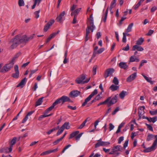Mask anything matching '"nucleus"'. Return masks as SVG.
Segmentation results:
<instances>
[{
    "mask_svg": "<svg viewBox=\"0 0 157 157\" xmlns=\"http://www.w3.org/2000/svg\"><path fill=\"white\" fill-rule=\"evenodd\" d=\"M59 32V31H58L57 33H53L52 34H51L49 36L51 37L52 38L54 37Z\"/></svg>",
    "mask_w": 157,
    "mask_h": 157,
    "instance_id": "62",
    "label": "nucleus"
},
{
    "mask_svg": "<svg viewBox=\"0 0 157 157\" xmlns=\"http://www.w3.org/2000/svg\"><path fill=\"white\" fill-rule=\"evenodd\" d=\"M113 148L114 149V150L116 152L118 151H121V150L122 149V147H121L120 145H117L114 146L113 147Z\"/></svg>",
    "mask_w": 157,
    "mask_h": 157,
    "instance_id": "27",
    "label": "nucleus"
},
{
    "mask_svg": "<svg viewBox=\"0 0 157 157\" xmlns=\"http://www.w3.org/2000/svg\"><path fill=\"white\" fill-rule=\"evenodd\" d=\"M21 55V53L20 52H18L16 54L14 55V56L13 57L11 61L13 63H14L15 59L18 57L20 56Z\"/></svg>",
    "mask_w": 157,
    "mask_h": 157,
    "instance_id": "30",
    "label": "nucleus"
},
{
    "mask_svg": "<svg viewBox=\"0 0 157 157\" xmlns=\"http://www.w3.org/2000/svg\"><path fill=\"white\" fill-rule=\"evenodd\" d=\"M100 122V121L99 120H97L95 121L94 123V129H96L97 128V126L98 124V123Z\"/></svg>",
    "mask_w": 157,
    "mask_h": 157,
    "instance_id": "52",
    "label": "nucleus"
},
{
    "mask_svg": "<svg viewBox=\"0 0 157 157\" xmlns=\"http://www.w3.org/2000/svg\"><path fill=\"white\" fill-rule=\"evenodd\" d=\"M62 127L63 128L64 130L65 128L68 129L70 128V126L69 125V123L68 122H65Z\"/></svg>",
    "mask_w": 157,
    "mask_h": 157,
    "instance_id": "28",
    "label": "nucleus"
},
{
    "mask_svg": "<svg viewBox=\"0 0 157 157\" xmlns=\"http://www.w3.org/2000/svg\"><path fill=\"white\" fill-rule=\"evenodd\" d=\"M116 0H113L111 2L110 7L109 8L110 10L111 11L112 8L116 6Z\"/></svg>",
    "mask_w": 157,
    "mask_h": 157,
    "instance_id": "29",
    "label": "nucleus"
},
{
    "mask_svg": "<svg viewBox=\"0 0 157 157\" xmlns=\"http://www.w3.org/2000/svg\"><path fill=\"white\" fill-rule=\"evenodd\" d=\"M61 98L62 100V104L66 102H72V101L67 96H63Z\"/></svg>",
    "mask_w": 157,
    "mask_h": 157,
    "instance_id": "18",
    "label": "nucleus"
},
{
    "mask_svg": "<svg viewBox=\"0 0 157 157\" xmlns=\"http://www.w3.org/2000/svg\"><path fill=\"white\" fill-rule=\"evenodd\" d=\"M93 73L94 75H96V67L94 66L93 68Z\"/></svg>",
    "mask_w": 157,
    "mask_h": 157,
    "instance_id": "57",
    "label": "nucleus"
},
{
    "mask_svg": "<svg viewBox=\"0 0 157 157\" xmlns=\"http://www.w3.org/2000/svg\"><path fill=\"white\" fill-rule=\"evenodd\" d=\"M133 23H130L128 26V28L126 29L125 32L128 33L131 32L132 30V26H133Z\"/></svg>",
    "mask_w": 157,
    "mask_h": 157,
    "instance_id": "25",
    "label": "nucleus"
},
{
    "mask_svg": "<svg viewBox=\"0 0 157 157\" xmlns=\"http://www.w3.org/2000/svg\"><path fill=\"white\" fill-rule=\"evenodd\" d=\"M142 76L148 82L152 84L153 83V82L151 81V78H148L147 77L144 75L143 74H142Z\"/></svg>",
    "mask_w": 157,
    "mask_h": 157,
    "instance_id": "31",
    "label": "nucleus"
},
{
    "mask_svg": "<svg viewBox=\"0 0 157 157\" xmlns=\"http://www.w3.org/2000/svg\"><path fill=\"white\" fill-rule=\"evenodd\" d=\"M113 82L115 85H117L118 84L119 81L117 78L116 77H114L113 80Z\"/></svg>",
    "mask_w": 157,
    "mask_h": 157,
    "instance_id": "38",
    "label": "nucleus"
},
{
    "mask_svg": "<svg viewBox=\"0 0 157 157\" xmlns=\"http://www.w3.org/2000/svg\"><path fill=\"white\" fill-rule=\"evenodd\" d=\"M16 138L14 137L11 142V144L10 145L9 148L6 147L2 149L0 151L1 152H11L12 151V147L15 144L16 142Z\"/></svg>",
    "mask_w": 157,
    "mask_h": 157,
    "instance_id": "4",
    "label": "nucleus"
},
{
    "mask_svg": "<svg viewBox=\"0 0 157 157\" xmlns=\"http://www.w3.org/2000/svg\"><path fill=\"white\" fill-rule=\"evenodd\" d=\"M60 103H62V100L61 98H59L58 99H57L53 103L54 105L55 106L56 105L59 104H60Z\"/></svg>",
    "mask_w": 157,
    "mask_h": 157,
    "instance_id": "34",
    "label": "nucleus"
},
{
    "mask_svg": "<svg viewBox=\"0 0 157 157\" xmlns=\"http://www.w3.org/2000/svg\"><path fill=\"white\" fill-rule=\"evenodd\" d=\"M65 14V12L64 11L61 13L59 15L57 16L56 19V20L59 22H61L63 21L64 15Z\"/></svg>",
    "mask_w": 157,
    "mask_h": 157,
    "instance_id": "11",
    "label": "nucleus"
},
{
    "mask_svg": "<svg viewBox=\"0 0 157 157\" xmlns=\"http://www.w3.org/2000/svg\"><path fill=\"white\" fill-rule=\"evenodd\" d=\"M146 125L148 129L149 130L151 131H153V129L152 127L150 125L147 124Z\"/></svg>",
    "mask_w": 157,
    "mask_h": 157,
    "instance_id": "54",
    "label": "nucleus"
},
{
    "mask_svg": "<svg viewBox=\"0 0 157 157\" xmlns=\"http://www.w3.org/2000/svg\"><path fill=\"white\" fill-rule=\"evenodd\" d=\"M124 140V137L121 136L119 138L118 140V144H120L121 143V142L123 141Z\"/></svg>",
    "mask_w": 157,
    "mask_h": 157,
    "instance_id": "55",
    "label": "nucleus"
},
{
    "mask_svg": "<svg viewBox=\"0 0 157 157\" xmlns=\"http://www.w3.org/2000/svg\"><path fill=\"white\" fill-rule=\"evenodd\" d=\"M144 41V40L143 38L141 37L138 39L136 42V45H141Z\"/></svg>",
    "mask_w": 157,
    "mask_h": 157,
    "instance_id": "23",
    "label": "nucleus"
},
{
    "mask_svg": "<svg viewBox=\"0 0 157 157\" xmlns=\"http://www.w3.org/2000/svg\"><path fill=\"white\" fill-rule=\"evenodd\" d=\"M101 94V93L100 94H98L95 98L94 100H98L99 99H100L101 98V97H100V94Z\"/></svg>",
    "mask_w": 157,
    "mask_h": 157,
    "instance_id": "61",
    "label": "nucleus"
},
{
    "mask_svg": "<svg viewBox=\"0 0 157 157\" xmlns=\"http://www.w3.org/2000/svg\"><path fill=\"white\" fill-rule=\"evenodd\" d=\"M144 109L145 107L144 106H141L138 109L139 119H141L142 116L144 114Z\"/></svg>",
    "mask_w": 157,
    "mask_h": 157,
    "instance_id": "13",
    "label": "nucleus"
},
{
    "mask_svg": "<svg viewBox=\"0 0 157 157\" xmlns=\"http://www.w3.org/2000/svg\"><path fill=\"white\" fill-rule=\"evenodd\" d=\"M91 98L90 96H89L85 99L84 102L82 103V106H84L85 105L87 102H88L91 99Z\"/></svg>",
    "mask_w": 157,
    "mask_h": 157,
    "instance_id": "36",
    "label": "nucleus"
},
{
    "mask_svg": "<svg viewBox=\"0 0 157 157\" xmlns=\"http://www.w3.org/2000/svg\"><path fill=\"white\" fill-rule=\"evenodd\" d=\"M129 47L128 44H127L126 47L123 48L122 49L123 50L126 51H128V50H129Z\"/></svg>",
    "mask_w": 157,
    "mask_h": 157,
    "instance_id": "53",
    "label": "nucleus"
},
{
    "mask_svg": "<svg viewBox=\"0 0 157 157\" xmlns=\"http://www.w3.org/2000/svg\"><path fill=\"white\" fill-rule=\"evenodd\" d=\"M87 119H86L83 122V123L81 124V125L79 126V127L78 128V129H82L85 125L87 121Z\"/></svg>",
    "mask_w": 157,
    "mask_h": 157,
    "instance_id": "37",
    "label": "nucleus"
},
{
    "mask_svg": "<svg viewBox=\"0 0 157 157\" xmlns=\"http://www.w3.org/2000/svg\"><path fill=\"white\" fill-rule=\"evenodd\" d=\"M141 5V3H140V2H138L137 4L134 7V8L135 10H137L139 7Z\"/></svg>",
    "mask_w": 157,
    "mask_h": 157,
    "instance_id": "51",
    "label": "nucleus"
},
{
    "mask_svg": "<svg viewBox=\"0 0 157 157\" xmlns=\"http://www.w3.org/2000/svg\"><path fill=\"white\" fill-rule=\"evenodd\" d=\"M79 133V132L78 131H76L73 132L70 134L69 139H70L76 136L77 135H78V134Z\"/></svg>",
    "mask_w": 157,
    "mask_h": 157,
    "instance_id": "33",
    "label": "nucleus"
},
{
    "mask_svg": "<svg viewBox=\"0 0 157 157\" xmlns=\"http://www.w3.org/2000/svg\"><path fill=\"white\" fill-rule=\"evenodd\" d=\"M18 4L20 6H23L25 5V3L23 0H19Z\"/></svg>",
    "mask_w": 157,
    "mask_h": 157,
    "instance_id": "39",
    "label": "nucleus"
},
{
    "mask_svg": "<svg viewBox=\"0 0 157 157\" xmlns=\"http://www.w3.org/2000/svg\"><path fill=\"white\" fill-rule=\"evenodd\" d=\"M62 140V138H59V139H57V140H56L55 141H54L53 144L54 145H56L58 143H59V142L61 141Z\"/></svg>",
    "mask_w": 157,
    "mask_h": 157,
    "instance_id": "48",
    "label": "nucleus"
},
{
    "mask_svg": "<svg viewBox=\"0 0 157 157\" xmlns=\"http://www.w3.org/2000/svg\"><path fill=\"white\" fill-rule=\"evenodd\" d=\"M34 35L35 34H33L29 37H27L26 35H24L22 36L23 40V44H26L27 42L32 39L33 38Z\"/></svg>",
    "mask_w": 157,
    "mask_h": 157,
    "instance_id": "10",
    "label": "nucleus"
},
{
    "mask_svg": "<svg viewBox=\"0 0 157 157\" xmlns=\"http://www.w3.org/2000/svg\"><path fill=\"white\" fill-rule=\"evenodd\" d=\"M147 62V61L146 60H142L140 62V66H142L143 65V64L144 63H146Z\"/></svg>",
    "mask_w": 157,
    "mask_h": 157,
    "instance_id": "63",
    "label": "nucleus"
},
{
    "mask_svg": "<svg viewBox=\"0 0 157 157\" xmlns=\"http://www.w3.org/2000/svg\"><path fill=\"white\" fill-rule=\"evenodd\" d=\"M40 12V10L35 11L34 13V14L35 15V17L36 18H38L39 17V13Z\"/></svg>",
    "mask_w": 157,
    "mask_h": 157,
    "instance_id": "44",
    "label": "nucleus"
},
{
    "mask_svg": "<svg viewBox=\"0 0 157 157\" xmlns=\"http://www.w3.org/2000/svg\"><path fill=\"white\" fill-rule=\"evenodd\" d=\"M114 71V70L113 68L107 69L105 71L104 73V77L106 78L107 77L112 76Z\"/></svg>",
    "mask_w": 157,
    "mask_h": 157,
    "instance_id": "7",
    "label": "nucleus"
},
{
    "mask_svg": "<svg viewBox=\"0 0 157 157\" xmlns=\"http://www.w3.org/2000/svg\"><path fill=\"white\" fill-rule=\"evenodd\" d=\"M14 64V63L11 61L9 63L6 64L3 67L2 70L3 71H2V72L4 71L6 72L10 70L13 67Z\"/></svg>",
    "mask_w": 157,
    "mask_h": 157,
    "instance_id": "8",
    "label": "nucleus"
},
{
    "mask_svg": "<svg viewBox=\"0 0 157 157\" xmlns=\"http://www.w3.org/2000/svg\"><path fill=\"white\" fill-rule=\"evenodd\" d=\"M117 95H116L114 97L111 99V97H109L104 101L100 102L98 105V106H99L102 105L106 104L107 106L108 107L111 106V105L115 104L117 101Z\"/></svg>",
    "mask_w": 157,
    "mask_h": 157,
    "instance_id": "2",
    "label": "nucleus"
},
{
    "mask_svg": "<svg viewBox=\"0 0 157 157\" xmlns=\"http://www.w3.org/2000/svg\"><path fill=\"white\" fill-rule=\"evenodd\" d=\"M23 41L22 36L21 35H18L16 36L14 38L12 39L10 41V43H12V44L10 47V48L13 49L21 43L23 44Z\"/></svg>",
    "mask_w": 157,
    "mask_h": 157,
    "instance_id": "1",
    "label": "nucleus"
},
{
    "mask_svg": "<svg viewBox=\"0 0 157 157\" xmlns=\"http://www.w3.org/2000/svg\"><path fill=\"white\" fill-rule=\"evenodd\" d=\"M119 88V86L116 85H112L110 87L109 89L112 91L117 90Z\"/></svg>",
    "mask_w": 157,
    "mask_h": 157,
    "instance_id": "26",
    "label": "nucleus"
},
{
    "mask_svg": "<svg viewBox=\"0 0 157 157\" xmlns=\"http://www.w3.org/2000/svg\"><path fill=\"white\" fill-rule=\"evenodd\" d=\"M82 134H83L82 133H80L78 134V135H77L76 136V137H75L76 140L77 141L79 140L80 138L82 136Z\"/></svg>",
    "mask_w": 157,
    "mask_h": 157,
    "instance_id": "50",
    "label": "nucleus"
},
{
    "mask_svg": "<svg viewBox=\"0 0 157 157\" xmlns=\"http://www.w3.org/2000/svg\"><path fill=\"white\" fill-rule=\"evenodd\" d=\"M147 120L149 122H152L153 123L156 121L157 120V117H154L153 118H147Z\"/></svg>",
    "mask_w": 157,
    "mask_h": 157,
    "instance_id": "24",
    "label": "nucleus"
},
{
    "mask_svg": "<svg viewBox=\"0 0 157 157\" xmlns=\"http://www.w3.org/2000/svg\"><path fill=\"white\" fill-rule=\"evenodd\" d=\"M123 37L122 38V41L124 43H126V35L124 33H123Z\"/></svg>",
    "mask_w": 157,
    "mask_h": 157,
    "instance_id": "46",
    "label": "nucleus"
},
{
    "mask_svg": "<svg viewBox=\"0 0 157 157\" xmlns=\"http://www.w3.org/2000/svg\"><path fill=\"white\" fill-rule=\"evenodd\" d=\"M43 98H40L36 102L35 106H39L41 104L42 102Z\"/></svg>",
    "mask_w": 157,
    "mask_h": 157,
    "instance_id": "35",
    "label": "nucleus"
},
{
    "mask_svg": "<svg viewBox=\"0 0 157 157\" xmlns=\"http://www.w3.org/2000/svg\"><path fill=\"white\" fill-rule=\"evenodd\" d=\"M77 6L75 5H73L70 8V10L72 12L74 11L75 9L76 8Z\"/></svg>",
    "mask_w": 157,
    "mask_h": 157,
    "instance_id": "59",
    "label": "nucleus"
},
{
    "mask_svg": "<svg viewBox=\"0 0 157 157\" xmlns=\"http://www.w3.org/2000/svg\"><path fill=\"white\" fill-rule=\"evenodd\" d=\"M105 50V49L104 48H100L97 51L96 53L97 54H100L102 52Z\"/></svg>",
    "mask_w": 157,
    "mask_h": 157,
    "instance_id": "43",
    "label": "nucleus"
},
{
    "mask_svg": "<svg viewBox=\"0 0 157 157\" xmlns=\"http://www.w3.org/2000/svg\"><path fill=\"white\" fill-rule=\"evenodd\" d=\"M33 0L34 2V4L32 7V9H34L35 8L36 5L37 4H38V0Z\"/></svg>",
    "mask_w": 157,
    "mask_h": 157,
    "instance_id": "42",
    "label": "nucleus"
},
{
    "mask_svg": "<svg viewBox=\"0 0 157 157\" xmlns=\"http://www.w3.org/2000/svg\"><path fill=\"white\" fill-rule=\"evenodd\" d=\"M89 25H87V27L86 29V41L88 40L89 38L88 36L91 30L92 32H93L94 30L95 29V27L94 25V21H89Z\"/></svg>",
    "mask_w": 157,
    "mask_h": 157,
    "instance_id": "3",
    "label": "nucleus"
},
{
    "mask_svg": "<svg viewBox=\"0 0 157 157\" xmlns=\"http://www.w3.org/2000/svg\"><path fill=\"white\" fill-rule=\"evenodd\" d=\"M136 50L138 51L141 52L143 51L144 48L140 45H136L133 46L132 48V50L134 51Z\"/></svg>",
    "mask_w": 157,
    "mask_h": 157,
    "instance_id": "17",
    "label": "nucleus"
},
{
    "mask_svg": "<svg viewBox=\"0 0 157 157\" xmlns=\"http://www.w3.org/2000/svg\"><path fill=\"white\" fill-rule=\"evenodd\" d=\"M50 153V151L48 150V151H45L44 152H42V153H41L40 154V155L42 156V155H45L48 154Z\"/></svg>",
    "mask_w": 157,
    "mask_h": 157,
    "instance_id": "49",
    "label": "nucleus"
},
{
    "mask_svg": "<svg viewBox=\"0 0 157 157\" xmlns=\"http://www.w3.org/2000/svg\"><path fill=\"white\" fill-rule=\"evenodd\" d=\"M136 76V73L135 72L130 75L127 79V82H130L133 80Z\"/></svg>",
    "mask_w": 157,
    "mask_h": 157,
    "instance_id": "15",
    "label": "nucleus"
},
{
    "mask_svg": "<svg viewBox=\"0 0 157 157\" xmlns=\"http://www.w3.org/2000/svg\"><path fill=\"white\" fill-rule=\"evenodd\" d=\"M157 135H154L152 134H148L146 138V140L147 141L152 140L154 138L155 139L154 141H155L157 138Z\"/></svg>",
    "mask_w": 157,
    "mask_h": 157,
    "instance_id": "16",
    "label": "nucleus"
},
{
    "mask_svg": "<svg viewBox=\"0 0 157 157\" xmlns=\"http://www.w3.org/2000/svg\"><path fill=\"white\" fill-rule=\"evenodd\" d=\"M97 93V90L95 89L89 96L92 98Z\"/></svg>",
    "mask_w": 157,
    "mask_h": 157,
    "instance_id": "41",
    "label": "nucleus"
},
{
    "mask_svg": "<svg viewBox=\"0 0 157 157\" xmlns=\"http://www.w3.org/2000/svg\"><path fill=\"white\" fill-rule=\"evenodd\" d=\"M108 14V9L105 13V16L103 19V21L104 22H105L107 18Z\"/></svg>",
    "mask_w": 157,
    "mask_h": 157,
    "instance_id": "45",
    "label": "nucleus"
},
{
    "mask_svg": "<svg viewBox=\"0 0 157 157\" xmlns=\"http://www.w3.org/2000/svg\"><path fill=\"white\" fill-rule=\"evenodd\" d=\"M138 132H132L131 134V139H133L135 136H137L138 135Z\"/></svg>",
    "mask_w": 157,
    "mask_h": 157,
    "instance_id": "47",
    "label": "nucleus"
},
{
    "mask_svg": "<svg viewBox=\"0 0 157 157\" xmlns=\"http://www.w3.org/2000/svg\"><path fill=\"white\" fill-rule=\"evenodd\" d=\"M86 78V77L85 75H82L79 78L76 79L75 81L78 84H84L87 83L90 81V78H88L86 80L83 81Z\"/></svg>",
    "mask_w": 157,
    "mask_h": 157,
    "instance_id": "5",
    "label": "nucleus"
},
{
    "mask_svg": "<svg viewBox=\"0 0 157 157\" xmlns=\"http://www.w3.org/2000/svg\"><path fill=\"white\" fill-rule=\"evenodd\" d=\"M119 110V108L118 107L116 108L112 112V114L114 115L116 114V113Z\"/></svg>",
    "mask_w": 157,
    "mask_h": 157,
    "instance_id": "60",
    "label": "nucleus"
},
{
    "mask_svg": "<svg viewBox=\"0 0 157 157\" xmlns=\"http://www.w3.org/2000/svg\"><path fill=\"white\" fill-rule=\"evenodd\" d=\"M150 113L152 115H155L157 113V109L155 111H150Z\"/></svg>",
    "mask_w": 157,
    "mask_h": 157,
    "instance_id": "58",
    "label": "nucleus"
},
{
    "mask_svg": "<svg viewBox=\"0 0 157 157\" xmlns=\"http://www.w3.org/2000/svg\"><path fill=\"white\" fill-rule=\"evenodd\" d=\"M127 94V92L123 91L119 94L120 97L122 99L124 98Z\"/></svg>",
    "mask_w": 157,
    "mask_h": 157,
    "instance_id": "32",
    "label": "nucleus"
},
{
    "mask_svg": "<svg viewBox=\"0 0 157 157\" xmlns=\"http://www.w3.org/2000/svg\"><path fill=\"white\" fill-rule=\"evenodd\" d=\"M140 61L139 59L136 58V56H132L129 59V62H132L135 61L138 62Z\"/></svg>",
    "mask_w": 157,
    "mask_h": 157,
    "instance_id": "22",
    "label": "nucleus"
},
{
    "mask_svg": "<svg viewBox=\"0 0 157 157\" xmlns=\"http://www.w3.org/2000/svg\"><path fill=\"white\" fill-rule=\"evenodd\" d=\"M54 20L53 19L49 21L44 26V31L46 32L49 28L50 26L54 23Z\"/></svg>",
    "mask_w": 157,
    "mask_h": 157,
    "instance_id": "12",
    "label": "nucleus"
},
{
    "mask_svg": "<svg viewBox=\"0 0 157 157\" xmlns=\"http://www.w3.org/2000/svg\"><path fill=\"white\" fill-rule=\"evenodd\" d=\"M114 127V126L113 124L112 123L109 124V131H110L112 130L113 129Z\"/></svg>",
    "mask_w": 157,
    "mask_h": 157,
    "instance_id": "56",
    "label": "nucleus"
},
{
    "mask_svg": "<svg viewBox=\"0 0 157 157\" xmlns=\"http://www.w3.org/2000/svg\"><path fill=\"white\" fill-rule=\"evenodd\" d=\"M64 130L63 129V128L62 126L60 127V128L59 129L56 135L57 136H58L60 135L63 131Z\"/></svg>",
    "mask_w": 157,
    "mask_h": 157,
    "instance_id": "40",
    "label": "nucleus"
},
{
    "mask_svg": "<svg viewBox=\"0 0 157 157\" xmlns=\"http://www.w3.org/2000/svg\"><path fill=\"white\" fill-rule=\"evenodd\" d=\"M81 8H78V9H76L74 11H72L71 13V16H77V15L79 13L80 11Z\"/></svg>",
    "mask_w": 157,
    "mask_h": 157,
    "instance_id": "21",
    "label": "nucleus"
},
{
    "mask_svg": "<svg viewBox=\"0 0 157 157\" xmlns=\"http://www.w3.org/2000/svg\"><path fill=\"white\" fill-rule=\"evenodd\" d=\"M119 66L120 68L124 69H127L128 67V66L127 65L126 63L123 62H121L119 63Z\"/></svg>",
    "mask_w": 157,
    "mask_h": 157,
    "instance_id": "19",
    "label": "nucleus"
},
{
    "mask_svg": "<svg viewBox=\"0 0 157 157\" xmlns=\"http://www.w3.org/2000/svg\"><path fill=\"white\" fill-rule=\"evenodd\" d=\"M27 81L26 78H25L23 79L17 85V87H21V88H22L23 86L25 84Z\"/></svg>",
    "mask_w": 157,
    "mask_h": 157,
    "instance_id": "20",
    "label": "nucleus"
},
{
    "mask_svg": "<svg viewBox=\"0 0 157 157\" xmlns=\"http://www.w3.org/2000/svg\"><path fill=\"white\" fill-rule=\"evenodd\" d=\"M80 92L77 90H74L71 91L69 94V96L70 98H75L80 95Z\"/></svg>",
    "mask_w": 157,
    "mask_h": 157,
    "instance_id": "9",
    "label": "nucleus"
},
{
    "mask_svg": "<svg viewBox=\"0 0 157 157\" xmlns=\"http://www.w3.org/2000/svg\"><path fill=\"white\" fill-rule=\"evenodd\" d=\"M98 143L95 144V147L96 148L101 146H106L109 145L110 143L109 142H104L102 141L101 139H100L98 140Z\"/></svg>",
    "mask_w": 157,
    "mask_h": 157,
    "instance_id": "6",
    "label": "nucleus"
},
{
    "mask_svg": "<svg viewBox=\"0 0 157 157\" xmlns=\"http://www.w3.org/2000/svg\"><path fill=\"white\" fill-rule=\"evenodd\" d=\"M14 68L15 73L13 74L12 76L14 78H17L18 77L19 75V71L18 66L17 65H15Z\"/></svg>",
    "mask_w": 157,
    "mask_h": 157,
    "instance_id": "14",
    "label": "nucleus"
},
{
    "mask_svg": "<svg viewBox=\"0 0 157 157\" xmlns=\"http://www.w3.org/2000/svg\"><path fill=\"white\" fill-rule=\"evenodd\" d=\"M93 157H102V155L97 153L94 155Z\"/></svg>",
    "mask_w": 157,
    "mask_h": 157,
    "instance_id": "64",
    "label": "nucleus"
}]
</instances>
